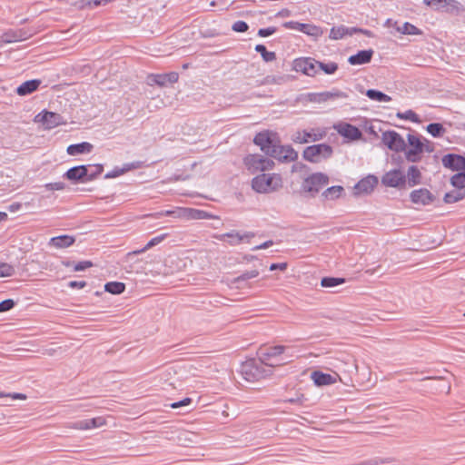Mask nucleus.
Returning <instances> with one entry per match:
<instances>
[{"label":"nucleus","instance_id":"obj_7","mask_svg":"<svg viewBox=\"0 0 465 465\" xmlns=\"http://www.w3.org/2000/svg\"><path fill=\"white\" fill-rule=\"evenodd\" d=\"M256 233L253 232H241L236 230H232L228 232L222 234H214L213 238L226 242L230 246H237L242 242L249 243L251 239L255 237Z\"/></svg>","mask_w":465,"mask_h":465},{"label":"nucleus","instance_id":"obj_57","mask_svg":"<svg viewBox=\"0 0 465 465\" xmlns=\"http://www.w3.org/2000/svg\"><path fill=\"white\" fill-rule=\"evenodd\" d=\"M312 134L311 132H308L306 130H303L302 136H298L296 140H294L297 143H307L310 141H312Z\"/></svg>","mask_w":465,"mask_h":465},{"label":"nucleus","instance_id":"obj_60","mask_svg":"<svg viewBox=\"0 0 465 465\" xmlns=\"http://www.w3.org/2000/svg\"><path fill=\"white\" fill-rule=\"evenodd\" d=\"M307 399L305 398V396L303 394H300L299 396L295 397V398H290V399H287L285 400L286 402H289V403H292V404H299V405H302L303 402L306 401Z\"/></svg>","mask_w":465,"mask_h":465},{"label":"nucleus","instance_id":"obj_20","mask_svg":"<svg viewBox=\"0 0 465 465\" xmlns=\"http://www.w3.org/2000/svg\"><path fill=\"white\" fill-rule=\"evenodd\" d=\"M410 199L411 203L424 206L432 203L436 197L427 188H420L411 193Z\"/></svg>","mask_w":465,"mask_h":465},{"label":"nucleus","instance_id":"obj_47","mask_svg":"<svg viewBox=\"0 0 465 465\" xmlns=\"http://www.w3.org/2000/svg\"><path fill=\"white\" fill-rule=\"evenodd\" d=\"M15 272V267L7 262H0V277H10Z\"/></svg>","mask_w":465,"mask_h":465},{"label":"nucleus","instance_id":"obj_14","mask_svg":"<svg viewBox=\"0 0 465 465\" xmlns=\"http://www.w3.org/2000/svg\"><path fill=\"white\" fill-rule=\"evenodd\" d=\"M90 169V165L82 164L75 165L69 168L63 175L64 178L72 182L74 184L87 183L88 175L87 171Z\"/></svg>","mask_w":465,"mask_h":465},{"label":"nucleus","instance_id":"obj_40","mask_svg":"<svg viewBox=\"0 0 465 465\" xmlns=\"http://www.w3.org/2000/svg\"><path fill=\"white\" fill-rule=\"evenodd\" d=\"M25 32L23 29H19L18 31L13 32L9 31L4 34L3 38L5 43H12L16 41H21L25 39Z\"/></svg>","mask_w":465,"mask_h":465},{"label":"nucleus","instance_id":"obj_17","mask_svg":"<svg viewBox=\"0 0 465 465\" xmlns=\"http://www.w3.org/2000/svg\"><path fill=\"white\" fill-rule=\"evenodd\" d=\"M338 134L348 141H358L362 137L361 129L349 123H341L334 125Z\"/></svg>","mask_w":465,"mask_h":465},{"label":"nucleus","instance_id":"obj_58","mask_svg":"<svg viewBox=\"0 0 465 465\" xmlns=\"http://www.w3.org/2000/svg\"><path fill=\"white\" fill-rule=\"evenodd\" d=\"M302 23L297 21H287L282 24V26L286 29L298 30L300 31Z\"/></svg>","mask_w":465,"mask_h":465},{"label":"nucleus","instance_id":"obj_38","mask_svg":"<svg viewBox=\"0 0 465 465\" xmlns=\"http://www.w3.org/2000/svg\"><path fill=\"white\" fill-rule=\"evenodd\" d=\"M346 282L342 277L325 276L321 280V286L323 288H332L343 284Z\"/></svg>","mask_w":465,"mask_h":465},{"label":"nucleus","instance_id":"obj_21","mask_svg":"<svg viewBox=\"0 0 465 465\" xmlns=\"http://www.w3.org/2000/svg\"><path fill=\"white\" fill-rule=\"evenodd\" d=\"M374 51L370 49L359 50L356 54L350 55L348 63L351 65H361L368 64L371 61Z\"/></svg>","mask_w":465,"mask_h":465},{"label":"nucleus","instance_id":"obj_55","mask_svg":"<svg viewBox=\"0 0 465 465\" xmlns=\"http://www.w3.org/2000/svg\"><path fill=\"white\" fill-rule=\"evenodd\" d=\"M274 162L272 159L262 157V172L272 170L274 167Z\"/></svg>","mask_w":465,"mask_h":465},{"label":"nucleus","instance_id":"obj_13","mask_svg":"<svg viewBox=\"0 0 465 465\" xmlns=\"http://www.w3.org/2000/svg\"><path fill=\"white\" fill-rule=\"evenodd\" d=\"M179 74L177 72H169L164 74H149L146 77L148 85H157L159 87H165L168 84H173L178 82Z\"/></svg>","mask_w":465,"mask_h":465},{"label":"nucleus","instance_id":"obj_9","mask_svg":"<svg viewBox=\"0 0 465 465\" xmlns=\"http://www.w3.org/2000/svg\"><path fill=\"white\" fill-rule=\"evenodd\" d=\"M423 4L437 12L458 15L464 10L462 5L457 0H423Z\"/></svg>","mask_w":465,"mask_h":465},{"label":"nucleus","instance_id":"obj_8","mask_svg":"<svg viewBox=\"0 0 465 465\" xmlns=\"http://www.w3.org/2000/svg\"><path fill=\"white\" fill-rule=\"evenodd\" d=\"M35 121L41 123L47 130L67 124V120L62 114L46 109L36 114Z\"/></svg>","mask_w":465,"mask_h":465},{"label":"nucleus","instance_id":"obj_11","mask_svg":"<svg viewBox=\"0 0 465 465\" xmlns=\"http://www.w3.org/2000/svg\"><path fill=\"white\" fill-rule=\"evenodd\" d=\"M382 143L391 151L396 153L403 152L406 149V143L402 136L394 130H388L382 133Z\"/></svg>","mask_w":465,"mask_h":465},{"label":"nucleus","instance_id":"obj_34","mask_svg":"<svg viewBox=\"0 0 465 465\" xmlns=\"http://www.w3.org/2000/svg\"><path fill=\"white\" fill-rule=\"evenodd\" d=\"M450 183L455 189L465 191V169L453 174L450 179Z\"/></svg>","mask_w":465,"mask_h":465},{"label":"nucleus","instance_id":"obj_42","mask_svg":"<svg viewBox=\"0 0 465 465\" xmlns=\"http://www.w3.org/2000/svg\"><path fill=\"white\" fill-rule=\"evenodd\" d=\"M349 27L344 25L333 26L330 31V38L333 40L341 39L343 36L348 35Z\"/></svg>","mask_w":465,"mask_h":465},{"label":"nucleus","instance_id":"obj_36","mask_svg":"<svg viewBox=\"0 0 465 465\" xmlns=\"http://www.w3.org/2000/svg\"><path fill=\"white\" fill-rule=\"evenodd\" d=\"M425 129L434 138L442 137L446 133V128L440 123H430Z\"/></svg>","mask_w":465,"mask_h":465},{"label":"nucleus","instance_id":"obj_37","mask_svg":"<svg viewBox=\"0 0 465 465\" xmlns=\"http://www.w3.org/2000/svg\"><path fill=\"white\" fill-rule=\"evenodd\" d=\"M366 96L372 100L377 102H391V97L385 93L377 90V89H368L366 91Z\"/></svg>","mask_w":465,"mask_h":465},{"label":"nucleus","instance_id":"obj_16","mask_svg":"<svg viewBox=\"0 0 465 465\" xmlns=\"http://www.w3.org/2000/svg\"><path fill=\"white\" fill-rule=\"evenodd\" d=\"M379 179L374 174H368L366 177L361 179L354 185V194L361 195V194H371L374 188L378 185Z\"/></svg>","mask_w":465,"mask_h":465},{"label":"nucleus","instance_id":"obj_29","mask_svg":"<svg viewBox=\"0 0 465 465\" xmlns=\"http://www.w3.org/2000/svg\"><path fill=\"white\" fill-rule=\"evenodd\" d=\"M167 233H163V234H160V235H157L153 238H152L145 245L144 247L141 248V249H138V250H135V251H133V252H128V256H133V255H138V254H141L144 252H146L147 250H149L150 248L159 244L160 242H162L166 237H167Z\"/></svg>","mask_w":465,"mask_h":465},{"label":"nucleus","instance_id":"obj_49","mask_svg":"<svg viewBox=\"0 0 465 465\" xmlns=\"http://www.w3.org/2000/svg\"><path fill=\"white\" fill-rule=\"evenodd\" d=\"M395 461V459L392 457L388 458H381V457H375L369 460L370 465H382V464H389Z\"/></svg>","mask_w":465,"mask_h":465},{"label":"nucleus","instance_id":"obj_48","mask_svg":"<svg viewBox=\"0 0 465 465\" xmlns=\"http://www.w3.org/2000/svg\"><path fill=\"white\" fill-rule=\"evenodd\" d=\"M232 31L236 33H245L249 29V25L242 20H238L232 25Z\"/></svg>","mask_w":465,"mask_h":465},{"label":"nucleus","instance_id":"obj_30","mask_svg":"<svg viewBox=\"0 0 465 465\" xmlns=\"http://www.w3.org/2000/svg\"><path fill=\"white\" fill-rule=\"evenodd\" d=\"M184 213L187 218L192 220H204L213 218V215L208 212L194 208L184 209Z\"/></svg>","mask_w":465,"mask_h":465},{"label":"nucleus","instance_id":"obj_15","mask_svg":"<svg viewBox=\"0 0 465 465\" xmlns=\"http://www.w3.org/2000/svg\"><path fill=\"white\" fill-rule=\"evenodd\" d=\"M306 101L310 103H323L331 99L347 98L348 94L339 89L333 88L331 91L322 93H308L305 94Z\"/></svg>","mask_w":465,"mask_h":465},{"label":"nucleus","instance_id":"obj_61","mask_svg":"<svg viewBox=\"0 0 465 465\" xmlns=\"http://www.w3.org/2000/svg\"><path fill=\"white\" fill-rule=\"evenodd\" d=\"M273 245V241L272 240H268L259 245H256L254 246L253 248H252V251H258V250H262V249H267L271 246Z\"/></svg>","mask_w":465,"mask_h":465},{"label":"nucleus","instance_id":"obj_23","mask_svg":"<svg viewBox=\"0 0 465 465\" xmlns=\"http://www.w3.org/2000/svg\"><path fill=\"white\" fill-rule=\"evenodd\" d=\"M262 157L261 154L253 153L243 158V163L251 173L262 172Z\"/></svg>","mask_w":465,"mask_h":465},{"label":"nucleus","instance_id":"obj_32","mask_svg":"<svg viewBox=\"0 0 465 465\" xmlns=\"http://www.w3.org/2000/svg\"><path fill=\"white\" fill-rule=\"evenodd\" d=\"M125 283L122 282H108L104 284V291L114 295H119L124 292Z\"/></svg>","mask_w":465,"mask_h":465},{"label":"nucleus","instance_id":"obj_50","mask_svg":"<svg viewBox=\"0 0 465 465\" xmlns=\"http://www.w3.org/2000/svg\"><path fill=\"white\" fill-rule=\"evenodd\" d=\"M16 305L13 299H5L0 302V312H5L12 310Z\"/></svg>","mask_w":465,"mask_h":465},{"label":"nucleus","instance_id":"obj_28","mask_svg":"<svg viewBox=\"0 0 465 465\" xmlns=\"http://www.w3.org/2000/svg\"><path fill=\"white\" fill-rule=\"evenodd\" d=\"M105 420L103 417H95L77 421L76 428L79 430H90L99 428L103 426Z\"/></svg>","mask_w":465,"mask_h":465},{"label":"nucleus","instance_id":"obj_22","mask_svg":"<svg viewBox=\"0 0 465 465\" xmlns=\"http://www.w3.org/2000/svg\"><path fill=\"white\" fill-rule=\"evenodd\" d=\"M41 84L40 79L27 80L16 87L15 93L20 96L31 94L38 90Z\"/></svg>","mask_w":465,"mask_h":465},{"label":"nucleus","instance_id":"obj_62","mask_svg":"<svg viewBox=\"0 0 465 465\" xmlns=\"http://www.w3.org/2000/svg\"><path fill=\"white\" fill-rule=\"evenodd\" d=\"M287 262H280V263H272L270 265V271H275V270H281V271H284L287 269Z\"/></svg>","mask_w":465,"mask_h":465},{"label":"nucleus","instance_id":"obj_43","mask_svg":"<svg viewBox=\"0 0 465 465\" xmlns=\"http://www.w3.org/2000/svg\"><path fill=\"white\" fill-rule=\"evenodd\" d=\"M396 116L399 118V119H401V120H409L412 123H416V124H419L420 123V119L419 117V115L412 110H407L405 112H398Z\"/></svg>","mask_w":465,"mask_h":465},{"label":"nucleus","instance_id":"obj_52","mask_svg":"<svg viewBox=\"0 0 465 465\" xmlns=\"http://www.w3.org/2000/svg\"><path fill=\"white\" fill-rule=\"evenodd\" d=\"M277 27L269 26L265 28H260L257 32L259 37H268L277 32Z\"/></svg>","mask_w":465,"mask_h":465},{"label":"nucleus","instance_id":"obj_33","mask_svg":"<svg viewBox=\"0 0 465 465\" xmlns=\"http://www.w3.org/2000/svg\"><path fill=\"white\" fill-rule=\"evenodd\" d=\"M343 192L344 188L342 186L333 185L323 191L322 196L325 200H336L341 195Z\"/></svg>","mask_w":465,"mask_h":465},{"label":"nucleus","instance_id":"obj_31","mask_svg":"<svg viewBox=\"0 0 465 465\" xmlns=\"http://www.w3.org/2000/svg\"><path fill=\"white\" fill-rule=\"evenodd\" d=\"M463 199H465V191L460 189H454L443 196V202L448 204L458 203Z\"/></svg>","mask_w":465,"mask_h":465},{"label":"nucleus","instance_id":"obj_3","mask_svg":"<svg viewBox=\"0 0 465 465\" xmlns=\"http://www.w3.org/2000/svg\"><path fill=\"white\" fill-rule=\"evenodd\" d=\"M289 350V347L283 345L261 347L257 351V355L267 366L272 369L275 366H281L286 362V357L284 355Z\"/></svg>","mask_w":465,"mask_h":465},{"label":"nucleus","instance_id":"obj_41","mask_svg":"<svg viewBox=\"0 0 465 465\" xmlns=\"http://www.w3.org/2000/svg\"><path fill=\"white\" fill-rule=\"evenodd\" d=\"M259 274H260V272L258 270L246 271V272L241 273L239 276L235 277L232 280V283L239 285L242 282L258 277Z\"/></svg>","mask_w":465,"mask_h":465},{"label":"nucleus","instance_id":"obj_27","mask_svg":"<svg viewBox=\"0 0 465 465\" xmlns=\"http://www.w3.org/2000/svg\"><path fill=\"white\" fill-rule=\"evenodd\" d=\"M405 175L408 187H413L421 183V173L416 165H411Z\"/></svg>","mask_w":465,"mask_h":465},{"label":"nucleus","instance_id":"obj_25","mask_svg":"<svg viewBox=\"0 0 465 465\" xmlns=\"http://www.w3.org/2000/svg\"><path fill=\"white\" fill-rule=\"evenodd\" d=\"M311 378L316 386L331 385L336 381L333 376L321 371H313L311 374Z\"/></svg>","mask_w":465,"mask_h":465},{"label":"nucleus","instance_id":"obj_12","mask_svg":"<svg viewBox=\"0 0 465 465\" xmlns=\"http://www.w3.org/2000/svg\"><path fill=\"white\" fill-rule=\"evenodd\" d=\"M319 61L312 57H300L292 62V69L308 76H314L318 73Z\"/></svg>","mask_w":465,"mask_h":465},{"label":"nucleus","instance_id":"obj_54","mask_svg":"<svg viewBox=\"0 0 465 465\" xmlns=\"http://www.w3.org/2000/svg\"><path fill=\"white\" fill-rule=\"evenodd\" d=\"M45 187L49 191H61L65 188V183L63 182H54L45 184Z\"/></svg>","mask_w":465,"mask_h":465},{"label":"nucleus","instance_id":"obj_56","mask_svg":"<svg viewBox=\"0 0 465 465\" xmlns=\"http://www.w3.org/2000/svg\"><path fill=\"white\" fill-rule=\"evenodd\" d=\"M123 174H124V171L120 167L115 166L112 171H110L104 174V179L116 178Z\"/></svg>","mask_w":465,"mask_h":465},{"label":"nucleus","instance_id":"obj_45","mask_svg":"<svg viewBox=\"0 0 465 465\" xmlns=\"http://www.w3.org/2000/svg\"><path fill=\"white\" fill-rule=\"evenodd\" d=\"M300 32L311 36H318L321 34L319 26L305 23H302Z\"/></svg>","mask_w":465,"mask_h":465},{"label":"nucleus","instance_id":"obj_4","mask_svg":"<svg viewBox=\"0 0 465 465\" xmlns=\"http://www.w3.org/2000/svg\"><path fill=\"white\" fill-rule=\"evenodd\" d=\"M333 154V148L328 143H317L304 148L302 157L310 163H320L322 160H327Z\"/></svg>","mask_w":465,"mask_h":465},{"label":"nucleus","instance_id":"obj_51","mask_svg":"<svg viewBox=\"0 0 465 465\" xmlns=\"http://www.w3.org/2000/svg\"><path fill=\"white\" fill-rule=\"evenodd\" d=\"M94 266V263L93 262L91 261H80L78 262H75L74 264V272H82V271H84L88 268H91Z\"/></svg>","mask_w":465,"mask_h":465},{"label":"nucleus","instance_id":"obj_24","mask_svg":"<svg viewBox=\"0 0 465 465\" xmlns=\"http://www.w3.org/2000/svg\"><path fill=\"white\" fill-rule=\"evenodd\" d=\"M75 242V238L72 235L62 234L59 236L52 237L49 241V245L57 249H63L72 246Z\"/></svg>","mask_w":465,"mask_h":465},{"label":"nucleus","instance_id":"obj_6","mask_svg":"<svg viewBox=\"0 0 465 465\" xmlns=\"http://www.w3.org/2000/svg\"><path fill=\"white\" fill-rule=\"evenodd\" d=\"M329 182L330 178L327 174L323 173H314L304 179L302 188L304 192L310 193L312 196H315Z\"/></svg>","mask_w":465,"mask_h":465},{"label":"nucleus","instance_id":"obj_39","mask_svg":"<svg viewBox=\"0 0 465 465\" xmlns=\"http://www.w3.org/2000/svg\"><path fill=\"white\" fill-rule=\"evenodd\" d=\"M254 50L261 54L262 60L266 63L272 62L276 59L275 52L268 51L266 46L262 44L256 45Z\"/></svg>","mask_w":465,"mask_h":465},{"label":"nucleus","instance_id":"obj_35","mask_svg":"<svg viewBox=\"0 0 465 465\" xmlns=\"http://www.w3.org/2000/svg\"><path fill=\"white\" fill-rule=\"evenodd\" d=\"M396 30L402 35H421L423 34L422 30L410 22H405L401 26H398Z\"/></svg>","mask_w":465,"mask_h":465},{"label":"nucleus","instance_id":"obj_63","mask_svg":"<svg viewBox=\"0 0 465 465\" xmlns=\"http://www.w3.org/2000/svg\"><path fill=\"white\" fill-rule=\"evenodd\" d=\"M3 397H10L13 400H25L26 399L25 394L19 393V392L5 393V395Z\"/></svg>","mask_w":465,"mask_h":465},{"label":"nucleus","instance_id":"obj_64","mask_svg":"<svg viewBox=\"0 0 465 465\" xmlns=\"http://www.w3.org/2000/svg\"><path fill=\"white\" fill-rule=\"evenodd\" d=\"M128 163L130 165L131 170L140 169V168L147 166V164L143 161H134V162Z\"/></svg>","mask_w":465,"mask_h":465},{"label":"nucleus","instance_id":"obj_59","mask_svg":"<svg viewBox=\"0 0 465 465\" xmlns=\"http://www.w3.org/2000/svg\"><path fill=\"white\" fill-rule=\"evenodd\" d=\"M87 285L85 281H70L67 283V287L71 289H83Z\"/></svg>","mask_w":465,"mask_h":465},{"label":"nucleus","instance_id":"obj_2","mask_svg":"<svg viewBox=\"0 0 465 465\" xmlns=\"http://www.w3.org/2000/svg\"><path fill=\"white\" fill-rule=\"evenodd\" d=\"M241 373L243 379L250 382L258 381L272 374V369L258 356L257 359L251 358L241 365Z\"/></svg>","mask_w":465,"mask_h":465},{"label":"nucleus","instance_id":"obj_26","mask_svg":"<svg viewBox=\"0 0 465 465\" xmlns=\"http://www.w3.org/2000/svg\"><path fill=\"white\" fill-rule=\"evenodd\" d=\"M94 145L88 142L70 144L66 152L69 155H77L82 153H89L92 152Z\"/></svg>","mask_w":465,"mask_h":465},{"label":"nucleus","instance_id":"obj_46","mask_svg":"<svg viewBox=\"0 0 465 465\" xmlns=\"http://www.w3.org/2000/svg\"><path fill=\"white\" fill-rule=\"evenodd\" d=\"M322 71L326 74H333L339 68L338 64L335 62L323 63L319 61V66Z\"/></svg>","mask_w":465,"mask_h":465},{"label":"nucleus","instance_id":"obj_44","mask_svg":"<svg viewBox=\"0 0 465 465\" xmlns=\"http://www.w3.org/2000/svg\"><path fill=\"white\" fill-rule=\"evenodd\" d=\"M90 169L87 171L88 175V181H94L103 172H104V165L102 163H96V164H89Z\"/></svg>","mask_w":465,"mask_h":465},{"label":"nucleus","instance_id":"obj_1","mask_svg":"<svg viewBox=\"0 0 465 465\" xmlns=\"http://www.w3.org/2000/svg\"><path fill=\"white\" fill-rule=\"evenodd\" d=\"M265 155L275 158L281 163H290L298 159V153L292 145H282L277 132L263 130L257 133L252 140Z\"/></svg>","mask_w":465,"mask_h":465},{"label":"nucleus","instance_id":"obj_5","mask_svg":"<svg viewBox=\"0 0 465 465\" xmlns=\"http://www.w3.org/2000/svg\"><path fill=\"white\" fill-rule=\"evenodd\" d=\"M407 142L409 148L404 151L407 161L411 163L420 162L424 152L422 136L420 134H408Z\"/></svg>","mask_w":465,"mask_h":465},{"label":"nucleus","instance_id":"obj_18","mask_svg":"<svg viewBox=\"0 0 465 465\" xmlns=\"http://www.w3.org/2000/svg\"><path fill=\"white\" fill-rule=\"evenodd\" d=\"M442 165L453 172H460L465 169V156L454 153H449L441 158Z\"/></svg>","mask_w":465,"mask_h":465},{"label":"nucleus","instance_id":"obj_53","mask_svg":"<svg viewBox=\"0 0 465 465\" xmlns=\"http://www.w3.org/2000/svg\"><path fill=\"white\" fill-rule=\"evenodd\" d=\"M192 403H193V400L191 398H189V397H185V398H183L181 401H174V402L171 403L170 407L172 409H178V408H181V407L189 406Z\"/></svg>","mask_w":465,"mask_h":465},{"label":"nucleus","instance_id":"obj_19","mask_svg":"<svg viewBox=\"0 0 465 465\" xmlns=\"http://www.w3.org/2000/svg\"><path fill=\"white\" fill-rule=\"evenodd\" d=\"M273 174H265L262 173L256 175L252 180V188L260 193H268L271 190H273L275 187L272 186Z\"/></svg>","mask_w":465,"mask_h":465},{"label":"nucleus","instance_id":"obj_10","mask_svg":"<svg viewBox=\"0 0 465 465\" xmlns=\"http://www.w3.org/2000/svg\"><path fill=\"white\" fill-rule=\"evenodd\" d=\"M381 183L387 187L404 189L407 185L406 175L400 168L392 169L382 175Z\"/></svg>","mask_w":465,"mask_h":465}]
</instances>
